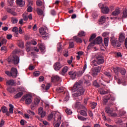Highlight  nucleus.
<instances>
[{"mask_svg":"<svg viewBox=\"0 0 127 127\" xmlns=\"http://www.w3.org/2000/svg\"><path fill=\"white\" fill-rule=\"evenodd\" d=\"M22 17L23 18V19H24L25 21H27V20H28V12H24L22 14Z\"/></svg>","mask_w":127,"mask_h":127,"instance_id":"a878e982","label":"nucleus"},{"mask_svg":"<svg viewBox=\"0 0 127 127\" xmlns=\"http://www.w3.org/2000/svg\"><path fill=\"white\" fill-rule=\"evenodd\" d=\"M61 115H59L58 116V120L57 121V123L55 125V127H60V125H61Z\"/></svg>","mask_w":127,"mask_h":127,"instance_id":"dca6fc26","label":"nucleus"},{"mask_svg":"<svg viewBox=\"0 0 127 127\" xmlns=\"http://www.w3.org/2000/svg\"><path fill=\"white\" fill-rule=\"evenodd\" d=\"M104 74L106 76H107V77H112V74H111V73L108 71H105Z\"/></svg>","mask_w":127,"mask_h":127,"instance_id":"bf43d9fd","label":"nucleus"},{"mask_svg":"<svg viewBox=\"0 0 127 127\" xmlns=\"http://www.w3.org/2000/svg\"><path fill=\"white\" fill-rule=\"evenodd\" d=\"M86 69H87L86 64H85L83 67V69H82L83 71H79L78 72H77L76 77H80V76H82V75H83V73L85 72V70H86Z\"/></svg>","mask_w":127,"mask_h":127,"instance_id":"f8f14e48","label":"nucleus"},{"mask_svg":"<svg viewBox=\"0 0 127 127\" xmlns=\"http://www.w3.org/2000/svg\"><path fill=\"white\" fill-rule=\"evenodd\" d=\"M109 34H110V33L108 32H105L102 34V36L103 37H107V36H109Z\"/></svg>","mask_w":127,"mask_h":127,"instance_id":"e2e57ef3","label":"nucleus"},{"mask_svg":"<svg viewBox=\"0 0 127 127\" xmlns=\"http://www.w3.org/2000/svg\"><path fill=\"white\" fill-rule=\"evenodd\" d=\"M106 19L107 18L105 16H102L99 20V24H104L105 22H106Z\"/></svg>","mask_w":127,"mask_h":127,"instance_id":"aec40b11","label":"nucleus"},{"mask_svg":"<svg viewBox=\"0 0 127 127\" xmlns=\"http://www.w3.org/2000/svg\"><path fill=\"white\" fill-rule=\"evenodd\" d=\"M18 45L20 47V48H24V43H23V42H20Z\"/></svg>","mask_w":127,"mask_h":127,"instance_id":"603ef678","label":"nucleus"},{"mask_svg":"<svg viewBox=\"0 0 127 127\" xmlns=\"http://www.w3.org/2000/svg\"><path fill=\"white\" fill-rule=\"evenodd\" d=\"M39 103H40V99H38V98H36L35 99V101H34V103H35V105H38V104H39Z\"/></svg>","mask_w":127,"mask_h":127,"instance_id":"5fc2aeb1","label":"nucleus"},{"mask_svg":"<svg viewBox=\"0 0 127 127\" xmlns=\"http://www.w3.org/2000/svg\"><path fill=\"white\" fill-rule=\"evenodd\" d=\"M93 86H95V87H97V88L100 87V84H99V83H98V82H97L96 80H95L93 82Z\"/></svg>","mask_w":127,"mask_h":127,"instance_id":"4d7b16f0","label":"nucleus"},{"mask_svg":"<svg viewBox=\"0 0 127 127\" xmlns=\"http://www.w3.org/2000/svg\"><path fill=\"white\" fill-rule=\"evenodd\" d=\"M77 118L78 120L81 121L82 122H86V121H87V118L82 116H80L79 115H77Z\"/></svg>","mask_w":127,"mask_h":127,"instance_id":"72a5a7b5","label":"nucleus"},{"mask_svg":"<svg viewBox=\"0 0 127 127\" xmlns=\"http://www.w3.org/2000/svg\"><path fill=\"white\" fill-rule=\"evenodd\" d=\"M43 112H44L43 111V108L40 107L38 109V113L39 115H40L41 114H42Z\"/></svg>","mask_w":127,"mask_h":127,"instance_id":"0e129e2a","label":"nucleus"},{"mask_svg":"<svg viewBox=\"0 0 127 127\" xmlns=\"http://www.w3.org/2000/svg\"><path fill=\"white\" fill-rule=\"evenodd\" d=\"M60 80V77L58 75L53 76L52 77V82H57Z\"/></svg>","mask_w":127,"mask_h":127,"instance_id":"4be33fe9","label":"nucleus"},{"mask_svg":"<svg viewBox=\"0 0 127 127\" xmlns=\"http://www.w3.org/2000/svg\"><path fill=\"white\" fill-rule=\"evenodd\" d=\"M18 21V20L16 18H11V22L12 23H17V22Z\"/></svg>","mask_w":127,"mask_h":127,"instance_id":"49530a36","label":"nucleus"},{"mask_svg":"<svg viewBox=\"0 0 127 127\" xmlns=\"http://www.w3.org/2000/svg\"><path fill=\"white\" fill-rule=\"evenodd\" d=\"M12 31L13 32H14L15 33H16L18 32V28H17V27H14L13 28V29H12Z\"/></svg>","mask_w":127,"mask_h":127,"instance_id":"13d9d810","label":"nucleus"},{"mask_svg":"<svg viewBox=\"0 0 127 127\" xmlns=\"http://www.w3.org/2000/svg\"><path fill=\"white\" fill-rule=\"evenodd\" d=\"M111 42L114 47H120L121 46V44L118 42V40L114 37L111 38Z\"/></svg>","mask_w":127,"mask_h":127,"instance_id":"423d86ee","label":"nucleus"},{"mask_svg":"<svg viewBox=\"0 0 127 127\" xmlns=\"http://www.w3.org/2000/svg\"><path fill=\"white\" fill-rule=\"evenodd\" d=\"M104 42L105 46H108L109 45V39L107 38H104Z\"/></svg>","mask_w":127,"mask_h":127,"instance_id":"a18cd8bd","label":"nucleus"},{"mask_svg":"<svg viewBox=\"0 0 127 127\" xmlns=\"http://www.w3.org/2000/svg\"><path fill=\"white\" fill-rule=\"evenodd\" d=\"M23 95V92H19L17 94L15 95L14 96V99H19V98H21Z\"/></svg>","mask_w":127,"mask_h":127,"instance_id":"bb28decb","label":"nucleus"},{"mask_svg":"<svg viewBox=\"0 0 127 127\" xmlns=\"http://www.w3.org/2000/svg\"><path fill=\"white\" fill-rule=\"evenodd\" d=\"M17 90L18 92H25V88L23 86H20L17 88Z\"/></svg>","mask_w":127,"mask_h":127,"instance_id":"c9c22d12","label":"nucleus"},{"mask_svg":"<svg viewBox=\"0 0 127 127\" xmlns=\"http://www.w3.org/2000/svg\"><path fill=\"white\" fill-rule=\"evenodd\" d=\"M73 90L74 91V92H76V93L74 94V96H75V97H79V96L83 95L84 92H85V90L84 88H83V87H82L81 83L78 82L76 83L74 85Z\"/></svg>","mask_w":127,"mask_h":127,"instance_id":"f257e3e1","label":"nucleus"},{"mask_svg":"<svg viewBox=\"0 0 127 127\" xmlns=\"http://www.w3.org/2000/svg\"><path fill=\"white\" fill-rule=\"evenodd\" d=\"M27 112L28 113V114H29L30 115H32V116H35V113H34V112L31 111V110H27Z\"/></svg>","mask_w":127,"mask_h":127,"instance_id":"338daca9","label":"nucleus"},{"mask_svg":"<svg viewBox=\"0 0 127 127\" xmlns=\"http://www.w3.org/2000/svg\"><path fill=\"white\" fill-rule=\"evenodd\" d=\"M65 113L67 114V115H72V111L68 108L65 110Z\"/></svg>","mask_w":127,"mask_h":127,"instance_id":"de8ad7c7","label":"nucleus"},{"mask_svg":"<svg viewBox=\"0 0 127 127\" xmlns=\"http://www.w3.org/2000/svg\"><path fill=\"white\" fill-rule=\"evenodd\" d=\"M16 2L19 6L22 7L25 5V1L24 0H16Z\"/></svg>","mask_w":127,"mask_h":127,"instance_id":"f3484780","label":"nucleus"},{"mask_svg":"<svg viewBox=\"0 0 127 127\" xmlns=\"http://www.w3.org/2000/svg\"><path fill=\"white\" fill-rule=\"evenodd\" d=\"M40 74H41L40 71H37L34 72L33 75L34 76H35V77H38V76H39Z\"/></svg>","mask_w":127,"mask_h":127,"instance_id":"09e8293b","label":"nucleus"},{"mask_svg":"<svg viewBox=\"0 0 127 127\" xmlns=\"http://www.w3.org/2000/svg\"><path fill=\"white\" fill-rule=\"evenodd\" d=\"M103 40L102 39V37H98L96 38V39L94 40V43L95 44H100L101 42H102Z\"/></svg>","mask_w":127,"mask_h":127,"instance_id":"412c9836","label":"nucleus"},{"mask_svg":"<svg viewBox=\"0 0 127 127\" xmlns=\"http://www.w3.org/2000/svg\"><path fill=\"white\" fill-rule=\"evenodd\" d=\"M66 94V96L64 98V101H66V102H67V101H68L69 100V93L68 92L65 93Z\"/></svg>","mask_w":127,"mask_h":127,"instance_id":"680f3d73","label":"nucleus"},{"mask_svg":"<svg viewBox=\"0 0 127 127\" xmlns=\"http://www.w3.org/2000/svg\"><path fill=\"white\" fill-rule=\"evenodd\" d=\"M39 82H43L44 81V77L41 76L39 78Z\"/></svg>","mask_w":127,"mask_h":127,"instance_id":"774afa93","label":"nucleus"},{"mask_svg":"<svg viewBox=\"0 0 127 127\" xmlns=\"http://www.w3.org/2000/svg\"><path fill=\"white\" fill-rule=\"evenodd\" d=\"M33 4V1L32 0H28V6H31Z\"/></svg>","mask_w":127,"mask_h":127,"instance_id":"69168bd1","label":"nucleus"},{"mask_svg":"<svg viewBox=\"0 0 127 127\" xmlns=\"http://www.w3.org/2000/svg\"><path fill=\"white\" fill-rule=\"evenodd\" d=\"M95 44H96V43H95V41L91 42V43L88 45L87 49H91V48H92V47H93V46H94Z\"/></svg>","mask_w":127,"mask_h":127,"instance_id":"c03bdc74","label":"nucleus"},{"mask_svg":"<svg viewBox=\"0 0 127 127\" xmlns=\"http://www.w3.org/2000/svg\"><path fill=\"white\" fill-rule=\"evenodd\" d=\"M33 9V8H32L31 6H29L27 9V11H28V12H31Z\"/></svg>","mask_w":127,"mask_h":127,"instance_id":"052dcab7","label":"nucleus"},{"mask_svg":"<svg viewBox=\"0 0 127 127\" xmlns=\"http://www.w3.org/2000/svg\"><path fill=\"white\" fill-rule=\"evenodd\" d=\"M6 84L8 85L9 86H13L14 84V80H8L6 82Z\"/></svg>","mask_w":127,"mask_h":127,"instance_id":"7c9ffc66","label":"nucleus"},{"mask_svg":"<svg viewBox=\"0 0 127 127\" xmlns=\"http://www.w3.org/2000/svg\"><path fill=\"white\" fill-rule=\"evenodd\" d=\"M11 73L12 74V77H13V78H16V77H17V69L12 67L11 69Z\"/></svg>","mask_w":127,"mask_h":127,"instance_id":"9d476101","label":"nucleus"},{"mask_svg":"<svg viewBox=\"0 0 127 127\" xmlns=\"http://www.w3.org/2000/svg\"><path fill=\"white\" fill-rule=\"evenodd\" d=\"M96 37H97V35H96V34H92L91 35V37L89 39V41H92V40H93V39H94V38H96Z\"/></svg>","mask_w":127,"mask_h":127,"instance_id":"864d4df0","label":"nucleus"},{"mask_svg":"<svg viewBox=\"0 0 127 127\" xmlns=\"http://www.w3.org/2000/svg\"><path fill=\"white\" fill-rule=\"evenodd\" d=\"M99 92H100L101 95H106V94L109 93V90L105 91L103 89H100Z\"/></svg>","mask_w":127,"mask_h":127,"instance_id":"e433bc0d","label":"nucleus"},{"mask_svg":"<svg viewBox=\"0 0 127 127\" xmlns=\"http://www.w3.org/2000/svg\"><path fill=\"white\" fill-rule=\"evenodd\" d=\"M64 91V89L63 87H60L59 88L57 89V91H58V93H62Z\"/></svg>","mask_w":127,"mask_h":127,"instance_id":"6e6d98bb","label":"nucleus"},{"mask_svg":"<svg viewBox=\"0 0 127 127\" xmlns=\"http://www.w3.org/2000/svg\"><path fill=\"white\" fill-rule=\"evenodd\" d=\"M30 42H27L26 44V50L27 52H29V51H30Z\"/></svg>","mask_w":127,"mask_h":127,"instance_id":"c85d7f7f","label":"nucleus"},{"mask_svg":"<svg viewBox=\"0 0 127 127\" xmlns=\"http://www.w3.org/2000/svg\"><path fill=\"white\" fill-rule=\"evenodd\" d=\"M125 34L120 33L119 38L120 42H123L125 40Z\"/></svg>","mask_w":127,"mask_h":127,"instance_id":"5701e85b","label":"nucleus"},{"mask_svg":"<svg viewBox=\"0 0 127 127\" xmlns=\"http://www.w3.org/2000/svg\"><path fill=\"white\" fill-rule=\"evenodd\" d=\"M36 4L38 6H41L42 5H43V2L40 0H37L36 1Z\"/></svg>","mask_w":127,"mask_h":127,"instance_id":"ea45409f","label":"nucleus"},{"mask_svg":"<svg viewBox=\"0 0 127 127\" xmlns=\"http://www.w3.org/2000/svg\"><path fill=\"white\" fill-rule=\"evenodd\" d=\"M68 74L70 78H71L72 80H74L76 79V77H77V71L75 70H71L68 72Z\"/></svg>","mask_w":127,"mask_h":127,"instance_id":"1a4fd4ad","label":"nucleus"},{"mask_svg":"<svg viewBox=\"0 0 127 127\" xmlns=\"http://www.w3.org/2000/svg\"><path fill=\"white\" fill-rule=\"evenodd\" d=\"M122 18H127V9H125L123 11Z\"/></svg>","mask_w":127,"mask_h":127,"instance_id":"58836bf2","label":"nucleus"},{"mask_svg":"<svg viewBox=\"0 0 127 127\" xmlns=\"http://www.w3.org/2000/svg\"><path fill=\"white\" fill-rule=\"evenodd\" d=\"M105 112L107 113V114L111 115L112 117H117V114L113 113V112H114V109L112 108H110V107H106Z\"/></svg>","mask_w":127,"mask_h":127,"instance_id":"6e6552de","label":"nucleus"},{"mask_svg":"<svg viewBox=\"0 0 127 127\" xmlns=\"http://www.w3.org/2000/svg\"><path fill=\"white\" fill-rule=\"evenodd\" d=\"M121 13V10L120 8H116L114 11L112 12V15L113 16H117V15H119V14Z\"/></svg>","mask_w":127,"mask_h":127,"instance_id":"ddd939ff","label":"nucleus"},{"mask_svg":"<svg viewBox=\"0 0 127 127\" xmlns=\"http://www.w3.org/2000/svg\"><path fill=\"white\" fill-rule=\"evenodd\" d=\"M81 109H82V110H80L79 112L80 115H81V116H83V117H87L88 116V113H87L88 109L84 106V105H81Z\"/></svg>","mask_w":127,"mask_h":127,"instance_id":"0eeeda50","label":"nucleus"},{"mask_svg":"<svg viewBox=\"0 0 127 127\" xmlns=\"http://www.w3.org/2000/svg\"><path fill=\"white\" fill-rule=\"evenodd\" d=\"M6 10L7 12H8L9 13H11V14H12V15H17V14L16 12H15L13 10L12 8H10V7H7L6 8Z\"/></svg>","mask_w":127,"mask_h":127,"instance_id":"4468645a","label":"nucleus"},{"mask_svg":"<svg viewBox=\"0 0 127 127\" xmlns=\"http://www.w3.org/2000/svg\"><path fill=\"white\" fill-rule=\"evenodd\" d=\"M61 67V64L60 63H56L54 65V69L56 71L60 70Z\"/></svg>","mask_w":127,"mask_h":127,"instance_id":"6ab92c4d","label":"nucleus"},{"mask_svg":"<svg viewBox=\"0 0 127 127\" xmlns=\"http://www.w3.org/2000/svg\"><path fill=\"white\" fill-rule=\"evenodd\" d=\"M39 47L40 49V50L43 53H44L45 52V46L43 44H40L39 45Z\"/></svg>","mask_w":127,"mask_h":127,"instance_id":"393cba45","label":"nucleus"},{"mask_svg":"<svg viewBox=\"0 0 127 127\" xmlns=\"http://www.w3.org/2000/svg\"><path fill=\"white\" fill-rule=\"evenodd\" d=\"M73 39H74L75 41H76V42H77V43H82V39L77 36L74 37Z\"/></svg>","mask_w":127,"mask_h":127,"instance_id":"c756f323","label":"nucleus"},{"mask_svg":"<svg viewBox=\"0 0 127 127\" xmlns=\"http://www.w3.org/2000/svg\"><path fill=\"white\" fill-rule=\"evenodd\" d=\"M12 62L14 65H17L19 63V57H17V56H13Z\"/></svg>","mask_w":127,"mask_h":127,"instance_id":"9b49d317","label":"nucleus"},{"mask_svg":"<svg viewBox=\"0 0 127 127\" xmlns=\"http://www.w3.org/2000/svg\"><path fill=\"white\" fill-rule=\"evenodd\" d=\"M10 108H9V114H13V105L12 104L9 105Z\"/></svg>","mask_w":127,"mask_h":127,"instance_id":"473e14b6","label":"nucleus"},{"mask_svg":"<svg viewBox=\"0 0 127 127\" xmlns=\"http://www.w3.org/2000/svg\"><path fill=\"white\" fill-rule=\"evenodd\" d=\"M7 90L8 92H9V93H14V92H15V89L12 87H9Z\"/></svg>","mask_w":127,"mask_h":127,"instance_id":"37998d69","label":"nucleus"},{"mask_svg":"<svg viewBox=\"0 0 127 127\" xmlns=\"http://www.w3.org/2000/svg\"><path fill=\"white\" fill-rule=\"evenodd\" d=\"M48 29L47 27H42L39 29V33L42 35L43 39H47L49 37V34H48Z\"/></svg>","mask_w":127,"mask_h":127,"instance_id":"f03ea898","label":"nucleus"},{"mask_svg":"<svg viewBox=\"0 0 127 127\" xmlns=\"http://www.w3.org/2000/svg\"><path fill=\"white\" fill-rule=\"evenodd\" d=\"M102 67L101 66L93 67L91 69L89 74H91L94 77H97L99 73H100Z\"/></svg>","mask_w":127,"mask_h":127,"instance_id":"20e7f679","label":"nucleus"},{"mask_svg":"<svg viewBox=\"0 0 127 127\" xmlns=\"http://www.w3.org/2000/svg\"><path fill=\"white\" fill-rule=\"evenodd\" d=\"M21 101H25L26 105H30L32 103V95L26 94L21 98Z\"/></svg>","mask_w":127,"mask_h":127,"instance_id":"7ed1b4c3","label":"nucleus"},{"mask_svg":"<svg viewBox=\"0 0 127 127\" xmlns=\"http://www.w3.org/2000/svg\"><path fill=\"white\" fill-rule=\"evenodd\" d=\"M91 108L92 109H95L96 107H97V103L95 102L91 103Z\"/></svg>","mask_w":127,"mask_h":127,"instance_id":"3c124183","label":"nucleus"},{"mask_svg":"<svg viewBox=\"0 0 127 127\" xmlns=\"http://www.w3.org/2000/svg\"><path fill=\"white\" fill-rule=\"evenodd\" d=\"M1 51L2 52H4V53H6L7 52V48L3 46L1 48Z\"/></svg>","mask_w":127,"mask_h":127,"instance_id":"a19ab883","label":"nucleus"},{"mask_svg":"<svg viewBox=\"0 0 127 127\" xmlns=\"http://www.w3.org/2000/svg\"><path fill=\"white\" fill-rule=\"evenodd\" d=\"M104 59L98 58H97V60H93L92 61V65L94 67V66H98V65H101V64H103L104 63Z\"/></svg>","mask_w":127,"mask_h":127,"instance_id":"39448f33","label":"nucleus"},{"mask_svg":"<svg viewBox=\"0 0 127 127\" xmlns=\"http://www.w3.org/2000/svg\"><path fill=\"white\" fill-rule=\"evenodd\" d=\"M37 12L38 15H43V10L39 8H37Z\"/></svg>","mask_w":127,"mask_h":127,"instance_id":"f704fd0d","label":"nucleus"},{"mask_svg":"<svg viewBox=\"0 0 127 127\" xmlns=\"http://www.w3.org/2000/svg\"><path fill=\"white\" fill-rule=\"evenodd\" d=\"M121 69V67H116L115 68H113V71L115 74H117V75L119 74V72H120V70Z\"/></svg>","mask_w":127,"mask_h":127,"instance_id":"2f4dec72","label":"nucleus"},{"mask_svg":"<svg viewBox=\"0 0 127 127\" xmlns=\"http://www.w3.org/2000/svg\"><path fill=\"white\" fill-rule=\"evenodd\" d=\"M83 79L85 81V83H89V81L92 79V77H91V76L89 75H85L83 77Z\"/></svg>","mask_w":127,"mask_h":127,"instance_id":"b1692460","label":"nucleus"},{"mask_svg":"<svg viewBox=\"0 0 127 127\" xmlns=\"http://www.w3.org/2000/svg\"><path fill=\"white\" fill-rule=\"evenodd\" d=\"M119 72L121 75H126V73H127V70H126V69L124 68L120 67V69L119 70Z\"/></svg>","mask_w":127,"mask_h":127,"instance_id":"cd10ccee","label":"nucleus"},{"mask_svg":"<svg viewBox=\"0 0 127 127\" xmlns=\"http://www.w3.org/2000/svg\"><path fill=\"white\" fill-rule=\"evenodd\" d=\"M82 106H83V105H81V103L80 102H76L74 107L75 108H79V109L82 108Z\"/></svg>","mask_w":127,"mask_h":127,"instance_id":"4c0bfd02","label":"nucleus"},{"mask_svg":"<svg viewBox=\"0 0 127 127\" xmlns=\"http://www.w3.org/2000/svg\"><path fill=\"white\" fill-rule=\"evenodd\" d=\"M69 69V68L67 67V66H64L62 69V72L64 73V74H65V73H66V72H68V70Z\"/></svg>","mask_w":127,"mask_h":127,"instance_id":"79ce46f5","label":"nucleus"},{"mask_svg":"<svg viewBox=\"0 0 127 127\" xmlns=\"http://www.w3.org/2000/svg\"><path fill=\"white\" fill-rule=\"evenodd\" d=\"M102 13H104L105 14H107L110 12V8H109V7L105 6L101 10Z\"/></svg>","mask_w":127,"mask_h":127,"instance_id":"a211bd4d","label":"nucleus"},{"mask_svg":"<svg viewBox=\"0 0 127 127\" xmlns=\"http://www.w3.org/2000/svg\"><path fill=\"white\" fill-rule=\"evenodd\" d=\"M78 35L80 37L85 36V35H86V33L84 31H81L78 33Z\"/></svg>","mask_w":127,"mask_h":127,"instance_id":"8fccbe9b","label":"nucleus"},{"mask_svg":"<svg viewBox=\"0 0 127 127\" xmlns=\"http://www.w3.org/2000/svg\"><path fill=\"white\" fill-rule=\"evenodd\" d=\"M1 111L3 114H6V116L10 115L9 112H8V110L7 109V108H6L5 106L2 107Z\"/></svg>","mask_w":127,"mask_h":127,"instance_id":"2eb2a0df","label":"nucleus"}]
</instances>
